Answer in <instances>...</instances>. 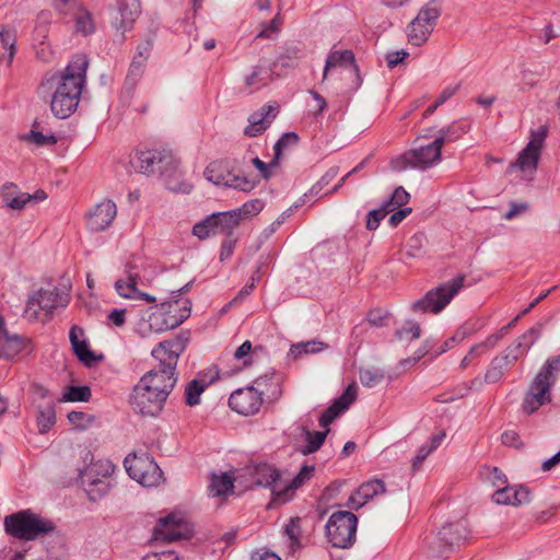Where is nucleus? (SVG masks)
I'll return each mask as SVG.
<instances>
[{"label":"nucleus","mask_w":560,"mask_h":560,"mask_svg":"<svg viewBox=\"0 0 560 560\" xmlns=\"http://www.w3.org/2000/svg\"><path fill=\"white\" fill-rule=\"evenodd\" d=\"M89 60L85 55L74 56L62 71L46 77L40 89H55L50 110L59 119L70 117L79 105L82 90L86 82Z\"/></svg>","instance_id":"1"},{"label":"nucleus","mask_w":560,"mask_h":560,"mask_svg":"<svg viewBox=\"0 0 560 560\" xmlns=\"http://www.w3.org/2000/svg\"><path fill=\"white\" fill-rule=\"evenodd\" d=\"M188 341L187 334H179L173 339L160 342L151 352L152 357L159 361V365L147 372L139 383L149 385L166 401L177 382L175 370Z\"/></svg>","instance_id":"2"},{"label":"nucleus","mask_w":560,"mask_h":560,"mask_svg":"<svg viewBox=\"0 0 560 560\" xmlns=\"http://www.w3.org/2000/svg\"><path fill=\"white\" fill-rule=\"evenodd\" d=\"M4 529L12 537L23 540H34L42 535L51 533L55 525L31 510H23L5 516Z\"/></svg>","instance_id":"3"},{"label":"nucleus","mask_w":560,"mask_h":560,"mask_svg":"<svg viewBox=\"0 0 560 560\" xmlns=\"http://www.w3.org/2000/svg\"><path fill=\"white\" fill-rule=\"evenodd\" d=\"M130 163L139 173L159 174L164 178L175 176L178 170V161L165 149L139 151Z\"/></svg>","instance_id":"4"},{"label":"nucleus","mask_w":560,"mask_h":560,"mask_svg":"<svg viewBox=\"0 0 560 560\" xmlns=\"http://www.w3.org/2000/svg\"><path fill=\"white\" fill-rule=\"evenodd\" d=\"M357 527L358 517L352 512H334L325 526L327 540L334 548H350L355 541Z\"/></svg>","instance_id":"5"},{"label":"nucleus","mask_w":560,"mask_h":560,"mask_svg":"<svg viewBox=\"0 0 560 560\" xmlns=\"http://www.w3.org/2000/svg\"><path fill=\"white\" fill-rule=\"evenodd\" d=\"M465 275H458L451 281L440 284L412 303L415 313H440L463 288Z\"/></svg>","instance_id":"6"},{"label":"nucleus","mask_w":560,"mask_h":560,"mask_svg":"<svg viewBox=\"0 0 560 560\" xmlns=\"http://www.w3.org/2000/svg\"><path fill=\"white\" fill-rule=\"evenodd\" d=\"M205 177L217 186L234 188L244 192L252 191L258 184L255 177L240 170H230L223 161H213L205 170Z\"/></svg>","instance_id":"7"},{"label":"nucleus","mask_w":560,"mask_h":560,"mask_svg":"<svg viewBox=\"0 0 560 560\" xmlns=\"http://www.w3.org/2000/svg\"><path fill=\"white\" fill-rule=\"evenodd\" d=\"M441 156L442 149L433 139L428 144H421L394 159L392 167L397 172L405 171L408 167L427 170L436 165L441 161Z\"/></svg>","instance_id":"8"},{"label":"nucleus","mask_w":560,"mask_h":560,"mask_svg":"<svg viewBox=\"0 0 560 560\" xmlns=\"http://www.w3.org/2000/svg\"><path fill=\"white\" fill-rule=\"evenodd\" d=\"M190 301H185L183 313L179 316L171 312L154 308L147 317H142L138 324L137 331L141 337H149L151 334H162L179 326L190 314Z\"/></svg>","instance_id":"9"},{"label":"nucleus","mask_w":560,"mask_h":560,"mask_svg":"<svg viewBox=\"0 0 560 560\" xmlns=\"http://www.w3.org/2000/svg\"><path fill=\"white\" fill-rule=\"evenodd\" d=\"M124 466L130 478L144 487L159 486L163 480V472L152 456L147 453L128 455Z\"/></svg>","instance_id":"10"},{"label":"nucleus","mask_w":560,"mask_h":560,"mask_svg":"<svg viewBox=\"0 0 560 560\" xmlns=\"http://www.w3.org/2000/svg\"><path fill=\"white\" fill-rule=\"evenodd\" d=\"M132 410L143 417H156L164 408L165 400L149 385L137 383L129 397Z\"/></svg>","instance_id":"11"},{"label":"nucleus","mask_w":560,"mask_h":560,"mask_svg":"<svg viewBox=\"0 0 560 560\" xmlns=\"http://www.w3.org/2000/svg\"><path fill=\"white\" fill-rule=\"evenodd\" d=\"M547 127L540 126L532 131L529 142L520 152L517 160L510 165V170L518 168L522 172L534 173L537 170L540 150L547 137Z\"/></svg>","instance_id":"12"},{"label":"nucleus","mask_w":560,"mask_h":560,"mask_svg":"<svg viewBox=\"0 0 560 560\" xmlns=\"http://www.w3.org/2000/svg\"><path fill=\"white\" fill-rule=\"evenodd\" d=\"M69 301L70 295L66 292H61L58 288L49 290L42 289L28 299L25 315L30 318H36L37 310H33L36 305L46 313L51 314L57 307H66Z\"/></svg>","instance_id":"13"},{"label":"nucleus","mask_w":560,"mask_h":560,"mask_svg":"<svg viewBox=\"0 0 560 560\" xmlns=\"http://www.w3.org/2000/svg\"><path fill=\"white\" fill-rule=\"evenodd\" d=\"M280 478V471L272 465L259 463L246 466L236 477V481L244 482L246 488L254 486L271 488Z\"/></svg>","instance_id":"14"},{"label":"nucleus","mask_w":560,"mask_h":560,"mask_svg":"<svg viewBox=\"0 0 560 560\" xmlns=\"http://www.w3.org/2000/svg\"><path fill=\"white\" fill-rule=\"evenodd\" d=\"M551 388L549 382H544L540 377L535 376L524 395L521 405L522 411L530 416L538 411L540 407L551 402Z\"/></svg>","instance_id":"15"},{"label":"nucleus","mask_w":560,"mask_h":560,"mask_svg":"<svg viewBox=\"0 0 560 560\" xmlns=\"http://www.w3.org/2000/svg\"><path fill=\"white\" fill-rule=\"evenodd\" d=\"M153 539L155 541H175L187 537V524L183 516L171 513L161 517L153 528Z\"/></svg>","instance_id":"16"},{"label":"nucleus","mask_w":560,"mask_h":560,"mask_svg":"<svg viewBox=\"0 0 560 560\" xmlns=\"http://www.w3.org/2000/svg\"><path fill=\"white\" fill-rule=\"evenodd\" d=\"M262 401L260 394L250 385L234 390L229 398V406L240 415L252 416L259 411Z\"/></svg>","instance_id":"17"},{"label":"nucleus","mask_w":560,"mask_h":560,"mask_svg":"<svg viewBox=\"0 0 560 560\" xmlns=\"http://www.w3.org/2000/svg\"><path fill=\"white\" fill-rule=\"evenodd\" d=\"M542 331V325L536 324L530 327L526 332L520 336L514 342L506 347L500 355L505 359L508 364L513 366L515 362L521 359L539 339Z\"/></svg>","instance_id":"18"},{"label":"nucleus","mask_w":560,"mask_h":560,"mask_svg":"<svg viewBox=\"0 0 560 560\" xmlns=\"http://www.w3.org/2000/svg\"><path fill=\"white\" fill-rule=\"evenodd\" d=\"M141 12L139 0H119L117 3V13L114 18L113 25L120 31L121 37L132 28L136 19Z\"/></svg>","instance_id":"19"},{"label":"nucleus","mask_w":560,"mask_h":560,"mask_svg":"<svg viewBox=\"0 0 560 560\" xmlns=\"http://www.w3.org/2000/svg\"><path fill=\"white\" fill-rule=\"evenodd\" d=\"M357 398V386L355 384H350L343 394L339 396L334 402L322 413L319 417V425L322 428L329 429V424L334 422V420L345 410L349 408V406Z\"/></svg>","instance_id":"20"},{"label":"nucleus","mask_w":560,"mask_h":560,"mask_svg":"<svg viewBox=\"0 0 560 560\" xmlns=\"http://www.w3.org/2000/svg\"><path fill=\"white\" fill-rule=\"evenodd\" d=\"M117 214L116 205L112 200H104L90 212L88 225L94 232L106 230Z\"/></svg>","instance_id":"21"},{"label":"nucleus","mask_w":560,"mask_h":560,"mask_svg":"<svg viewBox=\"0 0 560 560\" xmlns=\"http://www.w3.org/2000/svg\"><path fill=\"white\" fill-rule=\"evenodd\" d=\"M69 339L74 354L84 365L92 366L94 363L102 360V355L97 357L90 349L84 338V330L81 327L73 325L69 332Z\"/></svg>","instance_id":"22"},{"label":"nucleus","mask_w":560,"mask_h":560,"mask_svg":"<svg viewBox=\"0 0 560 560\" xmlns=\"http://www.w3.org/2000/svg\"><path fill=\"white\" fill-rule=\"evenodd\" d=\"M335 68L348 70L350 73L359 78V68L355 63L354 54L351 50H336L327 56L323 72V81L327 79L328 72Z\"/></svg>","instance_id":"23"},{"label":"nucleus","mask_w":560,"mask_h":560,"mask_svg":"<svg viewBox=\"0 0 560 560\" xmlns=\"http://www.w3.org/2000/svg\"><path fill=\"white\" fill-rule=\"evenodd\" d=\"M385 492V485L381 479H372L362 483L354 494L350 495L347 502L349 509L359 510L368 501L380 493Z\"/></svg>","instance_id":"24"},{"label":"nucleus","mask_w":560,"mask_h":560,"mask_svg":"<svg viewBox=\"0 0 560 560\" xmlns=\"http://www.w3.org/2000/svg\"><path fill=\"white\" fill-rule=\"evenodd\" d=\"M277 116V106L264 105L258 112L250 115L249 125L245 128L244 133L248 137H257L261 135L272 122Z\"/></svg>","instance_id":"25"},{"label":"nucleus","mask_w":560,"mask_h":560,"mask_svg":"<svg viewBox=\"0 0 560 560\" xmlns=\"http://www.w3.org/2000/svg\"><path fill=\"white\" fill-rule=\"evenodd\" d=\"M147 60L138 59L133 57L128 69V73L125 79V84L120 94V101L126 105H130V101L133 97L136 86L142 77Z\"/></svg>","instance_id":"26"},{"label":"nucleus","mask_w":560,"mask_h":560,"mask_svg":"<svg viewBox=\"0 0 560 560\" xmlns=\"http://www.w3.org/2000/svg\"><path fill=\"white\" fill-rule=\"evenodd\" d=\"M282 377L277 373L266 374L253 382V388L260 394V397L277 400L282 395Z\"/></svg>","instance_id":"27"},{"label":"nucleus","mask_w":560,"mask_h":560,"mask_svg":"<svg viewBox=\"0 0 560 560\" xmlns=\"http://www.w3.org/2000/svg\"><path fill=\"white\" fill-rule=\"evenodd\" d=\"M466 536V526L462 522L444 525L438 533V539L444 542V548L439 550L440 555L443 556L447 548L459 545Z\"/></svg>","instance_id":"28"},{"label":"nucleus","mask_w":560,"mask_h":560,"mask_svg":"<svg viewBox=\"0 0 560 560\" xmlns=\"http://www.w3.org/2000/svg\"><path fill=\"white\" fill-rule=\"evenodd\" d=\"M211 215H214V234H223L225 237H234V231L241 224V219L238 218V213L235 210L225 211V212H215Z\"/></svg>","instance_id":"29"},{"label":"nucleus","mask_w":560,"mask_h":560,"mask_svg":"<svg viewBox=\"0 0 560 560\" xmlns=\"http://www.w3.org/2000/svg\"><path fill=\"white\" fill-rule=\"evenodd\" d=\"M138 279H139L138 275H130L127 280H124V279L117 280L115 283V289H116L117 293L121 298H125V299H135V300L140 299V300H144L150 303L155 302L154 296H152L148 293L141 292L137 288Z\"/></svg>","instance_id":"30"},{"label":"nucleus","mask_w":560,"mask_h":560,"mask_svg":"<svg viewBox=\"0 0 560 560\" xmlns=\"http://www.w3.org/2000/svg\"><path fill=\"white\" fill-rule=\"evenodd\" d=\"M469 124L465 120H455L452 124L441 128L438 131L435 143L441 148L447 143L459 140L464 135L469 131Z\"/></svg>","instance_id":"31"},{"label":"nucleus","mask_w":560,"mask_h":560,"mask_svg":"<svg viewBox=\"0 0 560 560\" xmlns=\"http://www.w3.org/2000/svg\"><path fill=\"white\" fill-rule=\"evenodd\" d=\"M1 197L7 207L22 210L30 203V194L23 192L13 183H7L1 188Z\"/></svg>","instance_id":"32"},{"label":"nucleus","mask_w":560,"mask_h":560,"mask_svg":"<svg viewBox=\"0 0 560 560\" xmlns=\"http://www.w3.org/2000/svg\"><path fill=\"white\" fill-rule=\"evenodd\" d=\"M272 81V70L264 65H257L252 68L245 79V85L250 93L267 86Z\"/></svg>","instance_id":"33"},{"label":"nucleus","mask_w":560,"mask_h":560,"mask_svg":"<svg viewBox=\"0 0 560 560\" xmlns=\"http://www.w3.org/2000/svg\"><path fill=\"white\" fill-rule=\"evenodd\" d=\"M433 30L431 25H427V22L416 16L406 30L408 42L413 46H421L428 40Z\"/></svg>","instance_id":"34"},{"label":"nucleus","mask_w":560,"mask_h":560,"mask_svg":"<svg viewBox=\"0 0 560 560\" xmlns=\"http://www.w3.org/2000/svg\"><path fill=\"white\" fill-rule=\"evenodd\" d=\"M327 348H328L327 343L316 340V339L302 341V342H298V343H294L291 346V348L288 352V358H291L292 360H299L304 354L319 353Z\"/></svg>","instance_id":"35"},{"label":"nucleus","mask_w":560,"mask_h":560,"mask_svg":"<svg viewBox=\"0 0 560 560\" xmlns=\"http://www.w3.org/2000/svg\"><path fill=\"white\" fill-rule=\"evenodd\" d=\"M15 54V32L8 27L2 26L0 30V60L5 59L11 63Z\"/></svg>","instance_id":"36"},{"label":"nucleus","mask_w":560,"mask_h":560,"mask_svg":"<svg viewBox=\"0 0 560 560\" xmlns=\"http://www.w3.org/2000/svg\"><path fill=\"white\" fill-rule=\"evenodd\" d=\"M304 434L306 444L301 450L302 454L310 455L315 452H317L322 445L324 444L327 434L329 433V429H326L324 431H310L307 428H302Z\"/></svg>","instance_id":"37"},{"label":"nucleus","mask_w":560,"mask_h":560,"mask_svg":"<svg viewBox=\"0 0 560 560\" xmlns=\"http://www.w3.org/2000/svg\"><path fill=\"white\" fill-rule=\"evenodd\" d=\"M234 481H236V478H233L228 472H223L220 476L213 475L209 491L213 497H224L232 491Z\"/></svg>","instance_id":"38"},{"label":"nucleus","mask_w":560,"mask_h":560,"mask_svg":"<svg viewBox=\"0 0 560 560\" xmlns=\"http://www.w3.org/2000/svg\"><path fill=\"white\" fill-rule=\"evenodd\" d=\"M210 382L195 378L190 381L185 388V402L187 406L194 407L200 404V396L209 386Z\"/></svg>","instance_id":"39"},{"label":"nucleus","mask_w":560,"mask_h":560,"mask_svg":"<svg viewBox=\"0 0 560 560\" xmlns=\"http://www.w3.org/2000/svg\"><path fill=\"white\" fill-rule=\"evenodd\" d=\"M441 0H430L420 9L417 16L420 18L423 22H427V25H431L434 28L439 18L441 16Z\"/></svg>","instance_id":"40"},{"label":"nucleus","mask_w":560,"mask_h":560,"mask_svg":"<svg viewBox=\"0 0 560 560\" xmlns=\"http://www.w3.org/2000/svg\"><path fill=\"white\" fill-rule=\"evenodd\" d=\"M510 368L511 365L508 364L505 359L500 355L494 357L486 371L485 382L488 384L498 383Z\"/></svg>","instance_id":"41"},{"label":"nucleus","mask_w":560,"mask_h":560,"mask_svg":"<svg viewBox=\"0 0 560 560\" xmlns=\"http://www.w3.org/2000/svg\"><path fill=\"white\" fill-rule=\"evenodd\" d=\"M560 372V355L549 358L541 366L536 377H540L544 382H549L553 386Z\"/></svg>","instance_id":"42"},{"label":"nucleus","mask_w":560,"mask_h":560,"mask_svg":"<svg viewBox=\"0 0 560 560\" xmlns=\"http://www.w3.org/2000/svg\"><path fill=\"white\" fill-rule=\"evenodd\" d=\"M75 20V31L84 36L90 35L94 32L95 26L92 19V14L81 4V9L78 10L74 14Z\"/></svg>","instance_id":"43"},{"label":"nucleus","mask_w":560,"mask_h":560,"mask_svg":"<svg viewBox=\"0 0 560 560\" xmlns=\"http://www.w3.org/2000/svg\"><path fill=\"white\" fill-rule=\"evenodd\" d=\"M92 397L91 388L86 385L75 386L70 385L65 388L61 401H71V402H88Z\"/></svg>","instance_id":"44"},{"label":"nucleus","mask_w":560,"mask_h":560,"mask_svg":"<svg viewBox=\"0 0 560 560\" xmlns=\"http://www.w3.org/2000/svg\"><path fill=\"white\" fill-rule=\"evenodd\" d=\"M299 135L296 132H284L273 145L275 155L271 161V165H278V162L283 154L284 149L290 145H296L299 143Z\"/></svg>","instance_id":"45"},{"label":"nucleus","mask_w":560,"mask_h":560,"mask_svg":"<svg viewBox=\"0 0 560 560\" xmlns=\"http://www.w3.org/2000/svg\"><path fill=\"white\" fill-rule=\"evenodd\" d=\"M270 489L272 493V500L277 504H284L289 502L294 497L296 491V488L293 487L291 481L282 487L279 480L276 481Z\"/></svg>","instance_id":"46"},{"label":"nucleus","mask_w":560,"mask_h":560,"mask_svg":"<svg viewBox=\"0 0 560 560\" xmlns=\"http://www.w3.org/2000/svg\"><path fill=\"white\" fill-rule=\"evenodd\" d=\"M395 335L399 341H412L420 338L421 328L417 322L409 319L396 330Z\"/></svg>","instance_id":"47"},{"label":"nucleus","mask_w":560,"mask_h":560,"mask_svg":"<svg viewBox=\"0 0 560 560\" xmlns=\"http://www.w3.org/2000/svg\"><path fill=\"white\" fill-rule=\"evenodd\" d=\"M385 374L382 370L375 368L360 369L359 378L363 386L374 387L383 382Z\"/></svg>","instance_id":"48"},{"label":"nucleus","mask_w":560,"mask_h":560,"mask_svg":"<svg viewBox=\"0 0 560 560\" xmlns=\"http://www.w3.org/2000/svg\"><path fill=\"white\" fill-rule=\"evenodd\" d=\"M49 5L62 16L74 14L81 9L80 0H48Z\"/></svg>","instance_id":"49"},{"label":"nucleus","mask_w":560,"mask_h":560,"mask_svg":"<svg viewBox=\"0 0 560 560\" xmlns=\"http://www.w3.org/2000/svg\"><path fill=\"white\" fill-rule=\"evenodd\" d=\"M55 422L56 412L54 406L48 405L38 412L37 427L40 433H46L47 431H49L51 427L55 424Z\"/></svg>","instance_id":"50"},{"label":"nucleus","mask_w":560,"mask_h":560,"mask_svg":"<svg viewBox=\"0 0 560 560\" xmlns=\"http://www.w3.org/2000/svg\"><path fill=\"white\" fill-rule=\"evenodd\" d=\"M214 218V215L210 214L206 217L202 221L196 223L192 226V234L197 236L199 240H206L210 235H215L213 228Z\"/></svg>","instance_id":"51"},{"label":"nucleus","mask_w":560,"mask_h":560,"mask_svg":"<svg viewBox=\"0 0 560 560\" xmlns=\"http://www.w3.org/2000/svg\"><path fill=\"white\" fill-rule=\"evenodd\" d=\"M264 208V203L261 200L259 199H253V200H249L245 203H243V206L241 208H237V209H234L236 213H238V218L241 219V221L247 217H252V215H256L258 214Z\"/></svg>","instance_id":"52"},{"label":"nucleus","mask_w":560,"mask_h":560,"mask_svg":"<svg viewBox=\"0 0 560 560\" xmlns=\"http://www.w3.org/2000/svg\"><path fill=\"white\" fill-rule=\"evenodd\" d=\"M260 347L253 348L249 340L244 341L234 352V359L242 360L245 366L252 364V357Z\"/></svg>","instance_id":"53"},{"label":"nucleus","mask_w":560,"mask_h":560,"mask_svg":"<svg viewBox=\"0 0 560 560\" xmlns=\"http://www.w3.org/2000/svg\"><path fill=\"white\" fill-rule=\"evenodd\" d=\"M51 22V12L48 10H40L36 16L35 32L42 38L47 37V26Z\"/></svg>","instance_id":"54"},{"label":"nucleus","mask_w":560,"mask_h":560,"mask_svg":"<svg viewBox=\"0 0 560 560\" xmlns=\"http://www.w3.org/2000/svg\"><path fill=\"white\" fill-rule=\"evenodd\" d=\"M301 517L296 516L290 520V522L285 525L284 532L291 540V545H299L301 537Z\"/></svg>","instance_id":"55"},{"label":"nucleus","mask_w":560,"mask_h":560,"mask_svg":"<svg viewBox=\"0 0 560 560\" xmlns=\"http://www.w3.org/2000/svg\"><path fill=\"white\" fill-rule=\"evenodd\" d=\"M389 314L381 308H374L369 312L366 320L370 325L375 327H383L387 325Z\"/></svg>","instance_id":"56"},{"label":"nucleus","mask_w":560,"mask_h":560,"mask_svg":"<svg viewBox=\"0 0 560 560\" xmlns=\"http://www.w3.org/2000/svg\"><path fill=\"white\" fill-rule=\"evenodd\" d=\"M314 470L315 467L313 465H304L291 480L293 487H295L296 489L302 487L306 481H308L312 478Z\"/></svg>","instance_id":"57"},{"label":"nucleus","mask_w":560,"mask_h":560,"mask_svg":"<svg viewBox=\"0 0 560 560\" xmlns=\"http://www.w3.org/2000/svg\"><path fill=\"white\" fill-rule=\"evenodd\" d=\"M497 504H512L513 501V487L503 486L499 488L492 495Z\"/></svg>","instance_id":"58"},{"label":"nucleus","mask_w":560,"mask_h":560,"mask_svg":"<svg viewBox=\"0 0 560 560\" xmlns=\"http://www.w3.org/2000/svg\"><path fill=\"white\" fill-rule=\"evenodd\" d=\"M386 217V210L384 209H374L370 211L366 215V229L370 231H374L378 228L381 221Z\"/></svg>","instance_id":"59"},{"label":"nucleus","mask_w":560,"mask_h":560,"mask_svg":"<svg viewBox=\"0 0 560 560\" xmlns=\"http://www.w3.org/2000/svg\"><path fill=\"white\" fill-rule=\"evenodd\" d=\"M281 25V20L279 15L275 16L264 28L257 34V38H272V35L276 34Z\"/></svg>","instance_id":"60"},{"label":"nucleus","mask_w":560,"mask_h":560,"mask_svg":"<svg viewBox=\"0 0 560 560\" xmlns=\"http://www.w3.org/2000/svg\"><path fill=\"white\" fill-rule=\"evenodd\" d=\"M530 501V492L526 487H513V501L512 505H522Z\"/></svg>","instance_id":"61"},{"label":"nucleus","mask_w":560,"mask_h":560,"mask_svg":"<svg viewBox=\"0 0 560 560\" xmlns=\"http://www.w3.org/2000/svg\"><path fill=\"white\" fill-rule=\"evenodd\" d=\"M237 242L236 237H225L221 244L220 249V260L223 261L230 258L234 252L235 244Z\"/></svg>","instance_id":"62"},{"label":"nucleus","mask_w":560,"mask_h":560,"mask_svg":"<svg viewBox=\"0 0 560 560\" xmlns=\"http://www.w3.org/2000/svg\"><path fill=\"white\" fill-rule=\"evenodd\" d=\"M527 209H528V205L526 202L512 201L510 203V210L503 214V218L505 220H513L517 215L527 211Z\"/></svg>","instance_id":"63"},{"label":"nucleus","mask_w":560,"mask_h":560,"mask_svg":"<svg viewBox=\"0 0 560 560\" xmlns=\"http://www.w3.org/2000/svg\"><path fill=\"white\" fill-rule=\"evenodd\" d=\"M142 560H179V557L172 550L152 552L142 558Z\"/></svg>","instance_id":"64"}]
</instances>
